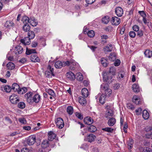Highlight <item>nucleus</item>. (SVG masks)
Returning a JSON list of instances; mask_svg holds the SVG:
<instances>
[{
    "label": "nucleus",
    "mask_w": 152,
    "mask_h": 152,
    "mask_svg": "<svg viewBox=\"0 0 152 152\" xmlns=\"http://www.w3.org/2000/svg\"><path fill=\"white\" fill-rule=\"evenodd\" d=\"M19 121L23 124H25L26 123V121L24 118H20L19 119Z\"/></svg>",
    "instance_id": "64"
},
{
    "label": "nucleus",
    "mask_w": 152,
    "mask_h": 152,
    "mask_svg": "<svg viewBox=\"0 0 152 152\" xmlns=\"http://www.w3.org/2000/svg\"><path fill=\"white\" fill-rule=\"evenodd\" d=\"M133 10H134L132 9L129 11L126 12V13L129 16V18H130L133 15Z\"/></svg>",
    "instance_id": "59"
},
{
    "label": "nucleus",
    "mask_w": 152,
    "mask_h": 152,
    "mask_svg": "<svg viewBox=\"0 0 152 152\" xmlns=\"http://www.w3.org/2000/svg\"><path fill=\"white\" fill-rule=\"evenodd\" d=\"M110 21V17L108 16L104 17L102 19V22L105 24H107Z\"/></svg>",
    "instance_id": "33"
},
{
    "label": "nucleus",
    "mask_w": 152,
    "mask_h": 152,
    "mask_svg": "<svg viewBox=\"0 0 152 152\" xmlns=\"http://www.w3.org/2000/svg\"><path fill=\"white\" fill-rule=\"evenodd\" d=\"M101 87L103 88L105 91V94H104L106 97H109L112 93V91L111 89L108 88V85L106 86H104L103 84L101 85Z\"/></svg>",
    "instance_id": "5"
},
{
    "label": "nucleus",
    "mask_w": 152,
    "mask_h": 152,
    "mask_svg": "<svg viewBox=\"0 0 152 152\" xmlns=\"http://www.w3.org/2000/svg\"><path fill=\"white\" fill-rule=\"evenodd\" d=\"M106 97L103 94H102L100 96L99 98V101L101 104H103L105 102Z\"/></svg>",
    "instance_id": "36"
},
{
    "label": "nucleus",
    "mask_w": 152,
    "mask_h": 152,
    "mask_svg": "<svg viewBox=\"0 0 152 152\" xmlns=\"http://www.w3.org/2000/svg\"><path fill=\"white\" fill-rule=\"evenodd\" d=\"M36 137L34 135H31L28 137L26 142L29 145H33L36 142Z\"/></svg>",
    "instance_id": "8"
},
{
    "label": "nucleus",
    "mask_w": 152,
    "mask_h": 152,
    "mask_svg": "<svg viewBox=\"0 0 152 152\" xmlns=\"http://www.w3.org/2000/svg\"><path fill=\"white\" fill-rule=\"evenodd\" d=\"M133 30L137 32L140 30V28L138 26L135 25L132 27Z\"/></svg>",
    "instance_id": "57"
},
{
    "label": "nucleus",
    "mask_w": 152,
    "mask_h": 152,
    "mask_svg": "<svg viewBox=\"0 0 152 152\" xmlns=\"http://www.w3.org/2000/svg\"><path fill=\"white\" fill-rule=\"evenodd\" d=\"M87 34L89 37L92 38L95 35V32L93 30H91L88 31Z\"/></svg>",
    "instance_id": "47"
},
{
    "label": "nucleus",
    "mask_w": 152,
    "mask_h": 152,
    "mask_svg": "<svg viewBox=\"0 0 152 152\" xmlns=\"http://www.w3.org/2000/svg\"><path fill=\"white\" fill-rule=\"evenodd\" d=\"M14 23L10 21L6 22L4 24V26L7 28H10V27L13 26Z\"/></svg>",
    "instance_id": "41"
},
{
    "label": "nucleus",
    "mask_w": 152,
    "mask_h": 152,
    "mask_svg": "<svg viewBox=\"0 0 152 152\" xmlns=\"http://www.w3.org/2000/svg\"><path fill=\"white\" fill-rule=\"evenodd\" d=\"M123 9L120 7H116L115 10V12L117 15L118 17H121L123 14Z\"/></svg>",
    "instance_id": "13"
},
{
    "label": "nucleus",
    "mask_w": 152,
    "mask_h": 152,
    "mask_svg": "<svg viewBox=\"0 0 152 152\" xmlns=\"http://www.w3.org/2000/svg\"><path fill=\"white\" fill-rule=\"evenodd\" d=\"M96 138V136L92 134L88 135L85 137L84 140L89 142H91L94 141Z\"/></svg>",
    "instance_id": "7"
},
{
    "label": "nucleus",
    "mask_w": 152,
    "mask_h": 152,
    "mask_svg": "<svg viewBox=\"0 0 152 152\" xmlns=\"http://www.w3.org/2000/svg\"><path fill=\"white\" fill-rule=\"evenodd\" d=\"M66 62H61V61H56L55 64V66L56 68H61L63 66H67L66 64H65Z\"/></svg>",
    "instance_id": "11"
},
{
    "label": "nucleus",
    "mask_w": 152,
    "mask_h": 152,
    "mask_svg": "<svg viewBox=\"0 0 152 152\" xmlns=\"http://www.w3.org/2000/svg\"><path fill=\"white\" fill-rule=\"evenodd\" d=\"M102 130L105 132L112 133L113 131V129L110 127H107L102 128Z\"/></svg>",
    "instance_id": "48"
},
{
    "label": "nucleus",
    "mask_w": 152,
    "mask_h": 152,
    "mask_svg": "<svg viewBox=\"0 0 152 152\" xmlns=\"http://www.w3.org/2000/svg\"><path fill=\"white\" fill-rule=\"evenodd\" d=\"M100 61L101 64L103 66L105 67L107 66L108 63L106 58H102Z\"/></svg>",
    "instance_id": "28"
},
{
    "label": "nucleus",
    "mask_w": 152,
    "mask_h": 152,
    "mask_svg": "<svg viewBox=\"0 0 152 152\" xmlns=\"http://www.w3.org/2000/svg\"><path fill=\"white\" fill-rule=\"evenodd\" d=\"M142 111V109L141 108H138L135 110V112L136 113V115H140L141 114Z\"/></svg>",
    "instance_id": "54"
},
{
    "label": "nucleus",
    "mask_w": 152,
    "mask_h": 152,
    "mask_svg": "<svg viewBox=\"0 0 152 152\" xmlns=\"http://www.w3.org/2000/svg\"><path fill=\"white\" fill-rule=\"evenodd\" d=\"M67 112L70 115H72L73 112V107L71 106L68 107L67 108Z\"/></svg>",
    "instance_id": "42"
},
{
    "label": "nucleus",
    "mask_w": 152,
    "mask_h": 152,
    "mask_svg": "<svg viewBox=\"0 0 152 152\" xmlns=\"http://www.w3.org/2000/svg\"><path fill=\"white\" fill-rule=\"evenodd\" d=\"M139 13L143 18L144 17H146V14L143 11H139L138 12Z\"/></svg>",
    "instance_id": "58"
},
{
    "label": "nucleus",
    "mask_w": 152,
    "mask_h": 152,
    "mask_svg": "<svg viewBox=\"0 0 152 152\" xmlns=\"http://www.w3.org/2000/svg\"><path fill=\"white\" fill-rule=\"evenodd\" d=\"M108 58L109 60L111 61H113L115 60L116 59V56L115 53H111Z\"/></svg>",
    "instance_id": "34"
},
{
    "label": "nucleus",
    "mask_w": 152,
    "mask_h": 152,
    "mask_svg": "<svg viewBox=\"0 0 152 152\" xmlns=\"http://www.w3.org/2000/svg\"><path fill=\"white\" fill-rule=\"evenodd\" d=\"M65 64H66L67 66H71L73 65L74 66L72 67L73 70L75 69V66H78V64L75 61L72 59H71L70 60H67L66 61Z\"/></svg>",
    "instance_id": "9"
},
{
    "label": "nucleus",
    "mask_w": 152,
    "mask_h": 152,
    "mask_svg": "<svg viewBox=\"0 0 152 152\" xmlns=\"http://www.w3.org/2000/svg\"><path fill=\"white\" fill-rule=\"evenodd\" d=\"M132 101L136 104H141L142 102L140 101L138 97L137 96H134L132 98Z\"/></svg>",
    "instance_id": "18"
},
{
    "label": "nucleus",
    "mask_w": 152,
    "mask_h": 152,
    "mask_svg": "<svg viewBox=\"0 0 152 152\" xmlns=\"http://www.w3.org/2000/svg\"><path fill=\"white\" fill-rule=\"evenodd\" d=\"M30 20L29 19L28 17L27 16H23L21 19V21L23 22L24 24H28V23H29Z\"/></svg>",
    "instance_id": "23"
},
{
    "label": "nucleus",
    "mask_w": 152,
    "mask_h": 152,
    "mask_svg": "<svg viewBox=\"0 0 152 152\" xmlns=\"http://www.w3.org/2000/svg\"><path fill=\"white\" fill-rule=\"evenodd\" d=\"M128 125L127 123H125L123 127V129L125 133H127V131L126 129L128 128Z\"/></svg>",
    "instance_id": "61"
},
{
    "label": "nucleus",
    "mask_w": 152,
    "mask_h": 152,
    "mask_svg": "<svg viewBox=\"0 0 152 152\" xmlns=\"http://www.w3.org/2000/svg\"><path fill=\"white\" fill-rule=\"evenodd\" d=\"M26 105L25 103L23 102H20L18 104V107L20 109H23L25 108Z\"/></svg>",
    "instance_id": "46"
},
{
    "label": "nucleus",
    "mask_w": 152,
    "mask_h": 152,
    "mask_svg": "<svg viewBox=\"0 0 152 152\" xmlns=\"http://www.w3.org/2000/svg\"><path fill=\"white\" fill-rule=\"evenodd\" d=\"M38 45V43L36 42H32L31 44V48H35Z\"/></svg>",
    "instance_id": "62"
},
{
    "label": "nucleus",
    "mask_w": 152,
    "mask_h": 152,
    "mask_svg": "<svg viewBox=\"0 0 152 152\" xmlns=\"http://www.w3.org/2000/svg\"><path fill=\"white\" fill-rule=\"evenodd\" d=\"M9 99L11 102L14 104H16L20 101L19 97L15 94H13L10 96Z\"/></svg>",
    "instance_id": "4"
},
{
    "label": "nucleus",
    "mask_w": 152,
    "mask_h": 152,
    "mask_svg": "<svg viewBox=\"0 0 152 152\" xmlns=\"http://www.w3.org/2000/svg\"><path fill=\"white\" fill-rule=\"evenodd\" d=\"M40 99V96L38 94H36L33 97V100L34 102L38 103L39 102Z\"/></svg>",
    "instance_id": "25"
},
{
    "label": "nucleus",
    "mask_w": 152,
    "mask_h": 152,
    "mask_svg": "<svg viewBox=\"0 0 152 152\" xmlns=\"http://www.w3.org/2000/svg\"><path fill=\"white\" fill-rule=\"evenodd\" d=\"M67 78L71 80H73L75 79V75L72 72H67L66 74Z\"/></svg>",
    "instance_id": "16"
},
{
    "label": "nucleus",
    "mask_w": 152,
    "mask_h": 152,
    "mask_svg": "<svg viewBox=\"0 0 152 152\" xmlns=\"http://www.w3.org/2000/svg\"><path fill=\"white\" fill-rule=\"evenodd\" d=\"M113 48L112 45L111 44L109 45L108 46L107 45L106 47L104 48V51H106L107 52H110L112 50Z\"/></svg>",
    "instance_id": "32"
},
{
    "label": "nucleus",
    "mask_w": 152,
    "mask_h": 152,
    "mask_svg": "<svg viewBox=\"0 0 152 152\" xmlns=\"http://www.w3.org/2000/svg\"><path fill=\"white\" fill-rule=\"evenodd\" d=\"M51 150V149H45L42 148H39L38 152H48Z\"/></svg>",
    "instance_id": "49"
},
{
    "label": "nucleus",
    "mask_w": 152,
    "mask_h": 152,
    "mask_svg": "<svg viewBox=\"0 0 152 152\" xmlns=\"http://www.w3.org/2000/svg\"><path fill=\"white\" fill-rule=\"evenodd\" d=\"M127 107L129 109H130L132 110H133L134 107L133 105L130 103L127 104Z\"/></svg>",
    "instance_id": "56"
},
{
    "label": "nucleus",
    "mask_w": 152,
    "mask_h": 152,
    "mask_svg": "<svg viewBox=\"0 0 152 152\" xmlns=\"http://www.w3.org/2000/svg\"><path fill=\"white\" fill-rule=\"evenodd\" d=\"M31 60L34 62H39L40 61V59L36 55L34 54H32L31 57Z\"/></svg>",
    "instance_id": "19"
},
{
    "label": "nucleus",
    "mask_w": 152,
    "mask_h": 152,
    "mask_svg": "<svg viewBox=\"0 0 152 152\" xmlns=\"http://www.w3.org/2000/svg\"><path fill=\"white\" fill-rule=\"evenodd\" d=\"M9 54H7V58L9 61H12L14 60V58L12 56H9Z\"/></svg>",
    "instance_id": "63"
},
{
    "label": "nucleus",
    "mask_w": 152,
    "mask_h": 152,
    "mask_svg": "<svg viewBox=\"0 0 152 152\" xmlns=\"http://www.w3.org/2000/svg\"><path fill=\"white\" fill-rule=\"evenodd\" d=\"M142 117L145 120L148 119L149 117V114L147 111L144 110L142 112Z\"/></svg>",
    "instance_id": "30"
},
{
    "label": "nucleus",
    "mask_w": 152,
    "mask_h": 152,
    "mask_svg": "<svg viewBox=\"0 0 152 152\" xmlns=\"http://www.w3.org/2000/svg\"><path fill=\"white\" fill-rule=\"evenodd\" d=\"M20 86L17 83H14L12 85L11 89L12 90L14 91L18 92V89L20 88Z\"/></svg>",
    "instance_id": "21"
},
{
    "label": "nucleus",
    "mask_w": 152,
    "mask_h": 152,
    "mask_svg": "<svg viewBox=\"0 0 152 152\" xmlns=\"http://www.w3.org/2000/svg\"><path fill=\"white\" fill-rule=\"evenodd\" d=\"M37 53V52L35 49H30L26 48V54L27 55H29L32 53Z\"/></svg>",
    "instance_id": "22"
},
{
    "label": "nucleus",
    "mask_w": 152,
    "mask_h": 152,
    "mask_svg": "<svg viewBox=\"0 0 152 152\" xmlns=\"http://www.w3.org/2000/svg\"><path fill=\"white\" fill-rule=\"evenodd\" d=\"M132 90L135 93H137L140 91V89L139 86L136 84H134L132 86Z\"/></svg>",
    "instance_id": "27"
},
{
    "label": "nucleus",
    "mask_w": 152,
    "mask_h": 152,
    "mask_svg": "<svg viewBox=\"0 0 152 152\" xmlns=\"http://www.w3.org/2000/svg\"><path fill=\"white\" fill-rule=\"evenodd\" d=\"M27 91L26 87H23L22 88L20 87L18 91V93L19 94H22L26 93Z\"/></svg>",
    "instance_id": "26"
},
{
    "label": "nucleus",
    "mask_w": 152,
    "mask_h": 152,
    "mask_svg": "<svg viewBox=\"0 0 152 152\" xmlns=\"http://www.w3.org/2000/svg\"><path fill=\"white\" fill-rule=\"evenodd\" d=\"M81 93L82 96L85 97H87L88 95V91L86 88H84L82 89Z\"/></svg>",
    "instance_id": "24"
},
{
    "label": "nucleus",
    "mask_w": 152,
    "mask_h": 152,
    "mask_svg": "<svg viewBox=\"0 0 152 152\" xmlns=\"http://www.w3.org/2000/svg\"><path fill=\"white\" fill-rule=\"evenodd\" d=\"M95 1V0H86V2L87 4H86V7H87L88 6V4H93Z\"/></svg>",
    "instance_id": "55"
},
{
    "label": "nucleus",
    "mask_w": 152,
    "mask_h": 152,
    "mask_svg": "<svg viewBox=\"0 0 152 152\" xmlns=\"http://www.w3.org/2000/svg\"><path fill=\"white\" fill-rule=\"evenodd\" d=\"M28 37H24L20 40V42L24 45H29L31 43L30 39L34 38L35 34L34 32L30 31L28 33Z\"/></svg>",
    "instance_id": "2"
},
{
    "label": "nucleus",
    "mask_w": 152,
    "mask_h": 152,
    "mask_svg": "<svg viewBox=\"0 0 152 152\" xmlns=\"http://www.w3.org/2000/svg\"><path fill=\"white\" fill-rule=\"evenodd\" d=\"M29 23L31 25L33 26H36L37 24V23L36 22L35 19L33 20H30Z\"/></svg>",
    "instance_id": "50"
},
{
    "label": "nucleus",
    "mask_w": 152,
    "mask_h": 152,
    "mask_svg": "<svg viewBox=\"0 0 152 152\" xmlns=\"http://www.w3.org/2000/svg\"><path fill=\"white\" fill-rule=\"evenodd\" d=\"M48 140L49 141H52L56 138V134L52 131L49 132L48 133Z\"/></svg>",
    "instance_id": "17"
},
{
    "label": "nucleus",
    "mask_w": 152,
    "mask_h": 152,
    "mask_svg": "<svg viewBox=\"0 0 152 152\" xmlns=\"http://www.w3.org/2000/svg\"><path fill=\"white\" fill-rule=\"evenodd\" d=\"M116 70L114 67H111L110 68L109 72L104 73L103 79L104 81L107 82L108 83H111L113 80V76L115 75Z\"/></svg>",
    "instance_id": "1"
},
{
    "label": "nucleus",
    "mask_w": 152,
    "mask_h": 152,
    "mask_svg": "<svg viewBox=\"0 0 152 152\" xmlns=\"http://www.w3.org/2000/svg\"><path fill=\"white\" fill-rule=\"evenodd\" d=\"M113 115V113L112 112L108 111L106 113L105 117L107 118H111V117H112Z\"/></svg>",
    "instance_id": "51"
},
{
    "label": "nucleus",
    "mask_w": 152,
    "mask_h": 152,
    "mask_svg": "<svg viewBox=\"0 0 152 152\" xmlns=\"http://www.w3.org/2000/svg\"><path fill=\"white\" fill-rule=\"evenodd\" d=\"M84 123L86 124L90 125L94 122V120L91 117L87 116L85 117L83 120Z\"/></svg>",
    "instance_id": "12"
},
{
    "label": "nucleus",
    "mask_w": 152,
    "mask_h": 152,
    "mask_svg": "<svg viewBox=\"0 0 152 152\" xmlns=\"http://www.w3.org/2000/svg\"><path fill=\"white\" fill-rule=\"evenodd\" d=\"M111 22L112 24L115 26L118 25L120 22V18L115 16L113 17L111 20Z\"/></svg>",
    "instance_id": "10"
},
{
    "label": "nucleus",
    "mask_w": 152,
    "mask_h": 152,
    "mask_svg": "<svg viewBox=\"0 0 152 152\" xmlns=\"http://www.w3.org/2000/svg\"><path fill=\"white\" fill-rule=\"evenodd\" d=\"M30 27L29 24H24L23 27V30L26 32L29 31Z\"/></svg>",
    "instance_id": "45"
},
{
    "label": "nucleus",
    "mask_w": 152,
    "mask_h": 152,
    "mask_svg": "<svg viewBox=\"0 0 152 152\" xmlns=\"http://www.w3.org/2000/svg\"><path fill=\"white\" fill-rule=\"evenodd\" d=\"M26 99L27 102L30 104L32 105L34 102L33 99L29 98L27 94H26L24 95Z\"/></svg>",
    "instance_id": "35"
},
{
    "label": "nucleus",
    "mask_w": 152,
    "mask_h": 152,
    "mask_svg": "<svg viewBox=\"0 0 152 152\" xmlns=\"http://www.w3.org/2000/svg\"><path fill=\"white\" fill-rule=\"evenodd\" d=\"M144 31L141 29H140L137 32V36L138 38H142L144 35Z\"/></svg>",
    "instance_id": "38"
},
{
    "label": "nucleus",
    "mask_w": 152,
    "mask_h": 152,
    "mask_svg": "<svg viewBox=\"0 0 152 152\" xmlns=\"http://www.w3.org/2000/svg\"><path fill=\"white\" fill-rule=\"evenodd\" d=\"M55 122L58 128L61 129L64 127V122L63 119L61 118H57Z\"/></svg>",
    "instance_id": "6"
},
{
    "label": "nucleus",
    "mask_w": 152,
    "mask_h": 152,
    "mask_svg": "<svg viewBox=\"0 0 152 152\" xmlns=\"http://www.w3.org/2000/svg\"><path fill=\"white\" fill-rule=\"evenodd\" d=\"M7 66L8 68L9 69L12 70L15 67V64L12 62H9L6 65Z\"/></svg>",
    "instance_id": "40"
},
{
    "label": "nucleus",
    "mask_w": 152,
    "mask_h": 152,
    "mask_svg": "<svg viewBox=\"0 0 152 152\" xmlns=\"http://www.w3.org/2000/svg\"><path fill=\"white\" fill-rule=\"evenodd\" d=\"M107 124L109 126H112L115 123L116 121L115 119L113 118H109Z\"/></svg>",
    "instance_id": "20"
},
{
    "label": "nucleus",
    "mask_w": 152,
    "mask_h": 152,
    "mask_svg": "<svg viewBox=\"0 0 152 152\" xmlns=\"http://www.w3.org/2000/svg\"><path fill=\"white\" fill-rule=\"evenodd\" d=\"M129 35L131 37L134 38L135 37L136 34L134 31H131L129 32Z\"/></svg>",
    "instance_id": "52"
},
{
    "label": "nucleus",
    "mask_w": 152,
    "mask_h": 152,
    "mask_svg": "<svg viewBox=\"0 0 152 152\" xmlns=\"http://www.w3.org/2000/svg\"><path fill=\"white\" fill-rule=\"evenodd\" d=\"M46 91L49 94L53 97L56 96V94L53 90L50 89H48L46 90Z\"/></svg>",
    "instance_id": "43"
},
{
    "label": "nucleus",
    "mask_w": 152,
    "mask_h": 152,
    "mask_svg": "<svg viewBox=\"0 0 152 152\" xmlns=\"http://www.w3.org/2000/svg\"><path fill=\"white\" fill-rule=\"evenodd\" d=\"M75 114L76 116L79 119L82 120L83 118V115L80 113L76 112Z\"/></svg>",
    "instance_id": "53"
},
{
    "label": "nucleus",
    "mask_w": 152,
    "mask_h": 152,
    "mask_svg": "<svg viewBox=\"0 0 152 152\" xmlns=\"http://www.w3.org/2000/svg\"><path fill=\"white\" fill-rule=\"evenodd\" d=\"M144 54L146 57L150 58L152 56V51L147 50L145 51Z\"/></svg>",
    "instance_id": "37"
},
{
    "label": "nucleus",
    "mask_w": 152,
    "mask_h": 152,
    "mask_svg": "<svg viewBox=\"0 0 152 152\" xmlns=\"http://www.w3.org/2000/svg\"><path fill=\"white\" fill-rule=\"evenodd\" d=\"M120 60L117 59V60H115V61L114 63V65L115 66H118L120 64Z\"/></svg>",
    "instance_id": "60"
},
{
    "label": "nucleus",
    "mask_w": 152,
    "mask_h": 152,
    "mask_svg": "<svg viewBox=\"0 0 152 152\" xmlns=\"http://www.w3.org/2000/svg\"><path fill=\"white\" fill-rule=\"evenodd\" d=\"M88 130L91 132H94L97 130L96 127L93 125H91L87 128Z\"/></svg>",
    "instance_id": "31"
},
{
    "label": "nucleus",
    "mask_w": 152,
    "mask_h": 152,
    "mask_svg": "<svg viewBox=\"0 0 152 152\" xmlns=\"http://www.w3.org/2000/svg\"><path fill=\"white\" fill-rule=\"evenodd\" d=\"M133 143V140L132 139H130L128 142L127 144L128 148L129 149H131L132 148Z\"/></svg>",
    "instance_id": "39"
},
{
    "label": "nucleus",
    "mask_w": 152,
    "mask_h": 152,
    "mask_svg": "<svg viewBox=\"0 0 152 152\" xmlns=\"http://www.w3.org/2000/svg\"><path fill=\"white\" fill-rule=\"evenodd\" d=\"M79 102L82 105H83L86 104V99L84 97L80 96L79 98Z\"/></svg>",
    "instance_id": "29"
},
{
    "label": "nucleus",
    "mask_w": 152,
    "mask_h": 152,
    "mask_svg": "<svg viewBox=\"0 0 152 152\" xmlns=\"http://www.w3.org/2000/svg\"><path fill=\"white\" fill-rule=\"evenodd\" d=\"M54 69L52 68L50 65H49L47 67V70L45 72V74L46 77L48 78L51 77L52 76H54V74L53 73Z\"/></svg>",
    "instance_id": "3"
},
{
    "label": "nucleus",
    "mask_w": 152,
    "mask_h": 152,
    "mask_svg": "<svg viewBox=\"0 0 152 152\" xmlns=\"http://www.w3.org/2000/svg\"><path fill=\"white\" fill-rule=\"evenodd\" d=\"M23 50V48L20 45H18L15 48V53L16 54H21Z\"/></svg>",
    "instance_id": "15"
},
{
    "label": "nucleus",
    "mask_w": 152,
    "mask_h": 152,
    "mask_svg": "<svg viewBox=\"0 0 152 152\" xmlns=\"http://www.w3.org/2000/svg\"><path fill=\"white\" fill-rule=\"evenodd\" d=\"M3 87L5 91L7 93L10 92L12 90L11 87L8 85H6Z\"/></svg>",
    "instance_id": "44"
},
{
    "label": "nucleus",
    "mask_w": 152,
    "mask_h": 152,
    "mask_svg": "<svg viewBox=\"0 0 152 152\" xmlns=\"http://www.w3.org/2000/svg\"><path fill=\"white\" fill-rule=\"evenodd\" d=\"M49 142L48 140H45L42 141L41 146L42 148L45 149H50L49 147Z\"/></svg>",
    "instance_id": "14"
}]
</instances>
